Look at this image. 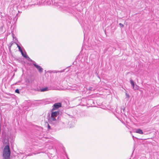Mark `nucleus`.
<instances>
[{
	"label": "nucleus",
	"instance_id": "f257e3e1",
	"mask_svg": "<svg viewBox=\"0 0 159 159\" xmlns=\"http://www.w3.org/2000/svg\"><path fill=\"white\" fill-rule=\"evenodd\" d=\"M11 151L8 145H6L3 150V156L4 159H9Z\"/></svg>",
	"mask_w": 159,
	"mask_h": 159
},
{
	"label": "nucleus",
	"instance_id": "f03ea898",
	"mask_svg": "<svg viewBox=\"0 0 159 159\" xmlns=\"http://www.w3.org/2000/svg\"><path fill=\"white\" fill-rule=\"evenodd\" d=\"M51 116L50 115L48 116V119L49 122L55 121L56 120V117H57V115L59 114L58 111L53 112L51 111Z\"/></svg>",
	"mask_w": 159,
	"mask_h": 159
},
{
	"label": "nucleus",
	"instance_id": "7ed1b4c3",
	"mask_svg": "<svg viewBox=\"0 0 159 159\" xmlns=\"http://www.w3.org/2000/svg\"><path fill=\"white\" fill-rule=\"evenodd\" d=\"M61 103L60 102H57L55 103L52 106L53 108L52 110V111H53L54 110L57 109L59 107H61Z\"/></svg>",
	"mask_w": 159,
	"mask_h": 159
},
{
	"label": "nucleus",
	"instance_id": "20e7f679",
	"mask_svg": "<svg viewBox=\"0 0 159 159\" xmlns=\"http://www.w3.org/2000/svg\"><path fill=\"white\" fill-rule=\"evenodd\" d=\"M34 66L37 69L39 73H42L43 71V69L40 66L37 65L36 63L33 64Z\"/></svg>",
	"mask_w": 159,
	"mask_h": 159
},
{
	"label": "nucleus",
	"instance_id": "39448f33",
	"mask_svg": "<svg viewBox=\"0 0 159 159\" xmlns=\"http://www.w3.org/2000/svg\"><path fill=\"white\" fill-rule=\"evenodd\" d=\"M130 83L132 86L133 89L134 90L138 89V87L136 85L135 86H134V83L131 79H130Z\"/></svg>",
	"mask_w": 159,
	"mask_h": 159
},
{
	"label": "nucleus",
	"instance_id": "423d86ee",
	"mask_svg": "<svg viewBox=\"0 0 159 159\" xmlns=\"http://www.w3.org/2000/svg\"><path fill=\"white\" fill-rule=\"evenodd\" d=\"M135 133L139 134H143V133L142 130L140 129H136V131L135 132Z\"/></svg>",
	"mask_w": 159,
	"mask_h": 159
},
{
	"label": "nucleus",
	"instance_id": "0eeeda50",
	"mask_svg": "<svg viewBox=\"0 0 159 159\" xmlns=\"http://www.w3.org/2000/svg\"><path fill=\"white\" fill-rule=\"evenodd\" d=\"M48 90V88L47 87L45 88H43L39 90V91L40 92H44Z\"/></svg>",
	"mask_w": 159,
	"mask_h": 159
},
{
	"label": "nucleus",
	"instance_id": "6e6552de",
	"mask_svg": "<svg viewBox=\"0 0 159 159\" xmlns=\"http://www.w3.org/2000/svg\"><path fill=\"white\" fill-rule=\"evenodd\" d=\"M17 47L18 48L19 51L21 52V53H22L23 51L21 49L20 47L18 44H17Z\"/></svg>",
	"mask_w": 159,
	"mask_h": 159
},
{
	"label": "nucleus",
	"instance_id": "1a4fd4ad",
	"mask_svg": "<svg viewBox=\"0 0 159 159\" xmlns=\"http://www.w3.org/2000/svg\"><path fill=\"white\" fill-rule=\"evenodd\" d=\"M27 59L28 61H29L34 62V61H32L29 57Z\"/></svg>",
	"mask_w": 159,
	"mask_h": 159
},
{
	"label": "nucleus",
	"instance_id": "9d476101",
	"mask_svg": "<svg viewBox=\"0 0 159 159\" xmlns=\"http://www.w3.org/2000/svg\"><path fill=\"white\" fill-rule=\"evenodd\" d=\"M15 92L16 93H20L19 90L18 89H16L15 90Z\"/></svg>",
	"mask_w": 159,
	"mask_h": 159
},
{
	"label": "nucleus",
	"instance_id": "9b49d317",
	"mask_svg": "<svg viewBox=\"0 0 159 159\" xmlns=\"http://www.w3.org/2000/svg\"><path fill=\"white\" fill-rule=\"evenodd\" d=\"M126 96V98H128V99L129 98L130 96L128 94H127L126 93H125Z\"/></svg>",
	"mask_w": 159,
	"mask_h": 159
},
{
	"label": "nucleus",
	"instance_id": "f8f14e48",
	"mask_svg": "<svg viewBox=\"0 0 159 159\" xmlns=\"http://www.w3.org/2000/svg\"><path fill=\"white\" fill-rule=\"evenodd\" d=\"M119 25L120 27H123L124 26V25L121 23L119 24Z\"/></svg>",
	"mask_w": 159,
	"mask_h": 159
},
{
	"label": "nucleus",
	"instance_id": "ddd939ff",
	"mask_svg": "<svg viewBox=\"0 0 159 159\" xmlns=\"http://www.w3.org/2000/svg\"><path fill=\"white\" fill-rule=\"evenodd\" d=\"M48 130L51 129V127L48 124Z\"/></svg>",
	"mask_w": 159,
	"mask_h": 159
},
{
	"label": "nucleus",
	"instance_id": "4468645a",
	"mask_svg": "<svg viewBox=\"0 0 159 159\" xmlns=\"http://www.w3.org/2000/svg\"><path fill=\"white\" fill-rule=\"evenodd\" d=\"M24 57L26 59L28 58L29 57L27 55H26V56H24Z\"/></svg>",
	"mask_w": 159,
	"mask_h": 159
},
{
	"label": "nucleus",
	"instance_id": "2eb2a0df",
	"mask_svg": "<svg viewBox=\"0 0 159 159\" xmlns=\"http://www.w3.org/2000/svg\"><path fill=\"white\" fill-rule=\"evenodd\" d=\"M21 53V54H22V56H23V57H24V56H26V55H27V54H24L23 52H22V53Z\"/></svg>",
	"mask_w": 159,
	"mask_h": 159
},
{
	"label": "nucleus",
	"instance_id": "dca6fc26",
	"mask_svg": "<svg viewBox=\"0 0 159 159\" xmlns=\"http://www.w3.org/2000/svg\"><path fill=\"white\" fill-rule=\"evenodd\" d=\"M92 87H90V88H89V90H92Z\"/></svg>",
	"mask_w": 159,
	"mask_h": 159
},
{
	"label": "nucleus",
	"instance_id": "f3484780",
	"mask_svg": "<svg viewBox=\"0 0 159 159\" xmlns=\"http://www.w3.org/2000/svg\"><path fill=\"white\" fill-rule=\"evenodd\" d=\"M12 45V44H11V45L10 46V48L11 46Z\"/></svg>",
	"mask_w": 159,
	"mask_h": 159
},
{
	"label": "nucleus",
	"instance_id": "a211bd4d",
	"mask_svg": "<svg viewBox=\"0 0 159 159\" xmlns=\"http://www.w3.org/2000/svg\"><path fill=\"white\" fill-rule=\"evenodd\" d=\"M39 100H37V101H39Z\"/></svg>",
	"mask_w": 159,
	"mask_h": 159
},
{
	"label": "nucleus",
	"instance_id": "6ab92c4d",
	"mask_svg": "<svg viewBox=\"0 0 159 159\" xmlns=\"http://www.w3.org/2000/svg\"><path fill=\"white\" fill-rule=\"evenodd\" d=\"M133 137L134 138V136H133Z\"/></svg>",
	"mask_w": 159,
	"mask_h": 159
}]
</instances>
